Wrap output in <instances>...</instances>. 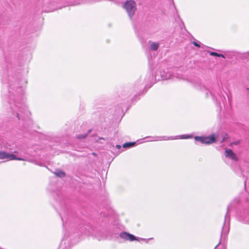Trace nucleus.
I'll list each match as a JSON object with an SVG mask.
<instances>
[{
  "instance_id": "423d86ee",
  "label": "nucleus",
  "mask_w": 249,
  "mask_h": 249,
  "mask_svg": "<svg viewBox=\"0 0 249 249\" xmlns=\"http://www.w3.org/2000/svg\"><path fill=\"white\" fill-rule=\"evenodd\" d=\"M54 174L56 176L60 177V178H63L65 176L66 174L65 173L61 170H56L54 172Z\"/></svg>"
},
{
  "instance_id": "f8f14e48",
  "label": "nucleus",
  "mask_w": 249,
  "mask_h": 249,
  "mask_svg": "<svg viewBox=\"0 0 249 249\" xmlns=\"http://www.w3.org/2000/svg\"><path fill=\"white\" fill-rule=\"evenodd\" d=\"M193 44L195 46H196V47H199V48L200 47V45H199V44H198L196 42L194 41V42H193Z\"/></svg>"
},
{
  "instance_id": "6e6552de",
  "label": "nucleus",
  "mask_w": 249,
  "mask_h": 249,
  "mask_svg": "<svg viewBox=\"0 0 249 249\" xmlns=\"http://www.w3.org/2000/svg\"><path fill=\"white\" fill-rule=\"evenodd\" d=\"M151 49L153 51H156L159 48V44L156 43H153L150 46Z\"/></svg>"
},
{
  "instance_id": "f257e3e1",
  "label": "nucleus",
  "mask_w": 249,
  "mask_h": 249,
  "mask_svg": "<svg viewBox=\"0 0 249 249\" xmlns=\"http://www.w3.org/2000/svg\"><path fill=\"white\" fill-rule=\"evenodd\" d=\"M124 7L129 15L132 17L136 10V4L134 0H127L124 3Z\"/></svg>"
},
{
  "instance_id": "20e7f679",
  "label": "nucleus",
  "mask_w": 249,
  "mask_h": 249,
  "mask_svg": "<svg viewBox=\"0 0 249 249\" xmlns=\"http://www.w3.org/2000/svg\"><path fill=\"white\" fill-rule=\"evenodd\" d=\"M120 236L125 240H129L130 241L134 240L140 241V240L137 239L134 235L125 231L120 233Z\"/></svg>"
},
{
  "instance_id": "ddd939ff",
  "label": "nucleus",
  "mask_w": 249,
  "mask_h": 249,
  "mask_svg": "<svg viewBox=\"0 0 249 249\" xmlns=\"http://www.w3.org/2000/svg\"><path fill=\"white\" fill-rule=\"evenodd\" d=\"M228 138V135H226L223 138L222 142H224Z\"/></svg>"
},
{
  "instance_id": "9d476101",
  "label": "nucleus",
  "mask_w": 249,
  "mask_h": 249,
  "mask_svg": "<svg viewBox=\"0 0 249 249\" xmlns=\"http://www.w3.org/2000/svg\"><path fill=\"white\" fill-rule=\"evenodd\" d=\"M240 143V141L238 140L236 142H233L231 143L229 145L230 146H232L233 145H239Z\"/></svg>"
},
{
  "instance_id": "f03ea898",
  "label": "nucleus",
  "mask_w": 249,
  "mask_h": 249,
  "mask_svg": "<svg viewBox=\"0 0 249 249\" xmlns=\"http://www.w3.org/2000/svg\"><path fill=\"white\" fill-rule=\"evenodd\" d=\"M195 140L206 144H212L216 142V139L214 134L208 137H196Z\"/></svg>"
},
{
  "instance_id": "9b49d317",
  "label": "nucleus",
  "mask_w": 249,
  "mask_h": 249,
  "mask_svg": "<svg viewBox=\"0 0 249 249\" xmlns=\"http://www.w3.org/2000/svg\"><path fill=\"white\" fill-rule=\"evenodd\" d=\"M87 136V135H78L77 136V138L79 139H84Z\"/></svg>"
},
{
  "instance_id": "0eeeda50",
  "label": "nucleus",
  "mask_w": 249,
  "mask_h": 249,
  "mask_svg": "<svg viewBox=\"0 0 249 249\" xmlns=\"http://www.w3.org/2000/svg\"><path fill=\"white\" fill-rule=\"evenodd\" d=\"M135 145V142H126L123 144V147L124 148H127V147H130L132 146H133Z\"/></svg>"
},
{
  "instance_id": "39448f33",
  "label": "nucleus",
  "mask_w": 249,
  "mask_h": 249,
  "mask_svg": "<svg viewBox=\"0 0 249 249\" xmlns=\"http://www.w3.org/2000/svg\"><path fill=\"white\" fill-rule=\"evenodd\" d=\"M224 155L226 158H230L235 161L238 160V158L236 154L230 149H225Z\"/></svg>"
},
{
  "instance_id": "1a4fd4ad",
  "label": "nucleus",
  "mask_w": 249,
  "mask_h": 249,
  "mask_svg": "<svg viewBox=\"0 0 249 249\" xmlns=\"http://www.w3.org/2000/svg\"><path fill=\"white\" fill-rule=\"evenodd\" d=\"M210 54L211 55L216 56H218V57H222L223 58H225V56H224L223 54L218 53H215V52H211L210 53Z\"/></svg>"
},
{
  "instance_id": "7ed1b4c3",
  "label": "nucleus",
  "mask_w": 249,
  "mask_h": 249,
  "mask_svg": "<svg viewBox=\"0 0 249 249\" xmlns=\"http://www.w3.org/2000/svg\"><path fill=\"white\" fill-rule=\"evenodd\" d=\"M0 159H7L10 160H24V159L20 158H17L16 156L13 154H9L5 152L0 151Z\"/></svg>"
},
{
  "instance_id": "4468645a",
  "label": "nucleus",
  "mask_w": 249,
  "mask_h": 249,
  "mask_svg": "<svg viewBox=\"0 0 249 249\" xmlns=\"http://www.w3.org/2000/svg\"><path fill=\"white\" fill-rule=\"evenodd\" d=\"M219 245V243H218L217 245H216L215 246V247H214V249H215L217 248V247Z\"/></svg>"
}]
</instances>
